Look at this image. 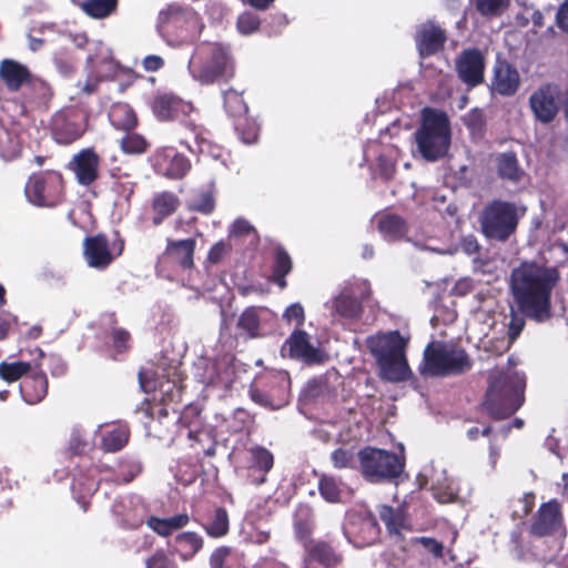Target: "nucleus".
Returning <instances> with one entry per match:
<instances>
[{"label":"nucleus","instance_id":"obj_21","mask_svg":"<svg viewBox=\"0 0 568 568\" xmlns=\"http://www.w3.org/2000/svg\"><path fill=\"white\" fill-rule=\"evenodd\" d=\"M446 42L445 31L436 26L423 28L416 36V44L419 55L429 57L444 48Z\"/></svg>","mask_w":568,"mask_h":568},{"label":"nucleus","instance_id":"obj_12","mask_svg":"<svg viewBox=\"0 0 568 568\" xmlns=\"http://www.w3.org/2000/svg\"><path fill=\"white\" fill-rule=\"evenodd\" d=\"M559 95L560 88L554 83H545L531 93L529 106L539 122L548 124L555 120L558 113Z\"/></svg>","mask_w":568,"mask_h":568},{"label":"nucleus","instance_id":"obj_62","mask_svg":"<svg viewBox=\"0 0 568 568\" xmlns=\"http://www.w3.org/2000/svg\"><path fill=\"white\" fill-rule=\"evenodd\" d=\"M473 288L471 282L468 278H462L456 282L453 287V293L455 295L464 296L468 294Z\"/></svg>","mask_w":568,"mask_h":568},{"label":"nucleus","instance_id":"obj_29","mask_svg":"<svg viewBox=\"0 0 568 568\" xmlns=\"http://www.w3.org/2000/svg\"><path fill=\"white\" fill-rule=\"evenodd\" d=\"M118 7V0H84L81 9L89 17L104 19L112 14Z\"/></svg>","mask_w":568,"mask_h":568},{"label":"nucleus","instance_id":"obj_40","mask_svg":"<svg viewBox=\"0 0 568 568\" xmlns=\"http://www.w3.org/2000/svg\"><path fill=\"white\" fill-rule=\"evenodd\" d=\"M128 440V433L123 428H116L112 432H110L104 438H103V445L105 449L110 452H116L121 449Z\"/></svg>","mask_w":568,"mask_h":568},{"label":"nucleus","instance_id":"obj_55","mask_svg":"<svg viewBox=\"0 0 568 568\" xmlns=\"http://www.w3.org/2000/svg\"><path fill=\"white\" fill-rule=\"evenodd\" d=\"M146 568H175V565L162 551H159L148 560Z\"/></svg>","mask_w":568,"mask_h":568},{"label":"nucleus","instance_id":"obj_32","mask_svg":"<svg viewBox=\"0 0 568 568\" xmlns=\"http://www.w3.org/2000/svg\"><path fill=\"white\" fill-rule=\"evenodd\" d=\"M378 230L389 240L399 239L406 232L404 221L396 215L383 216L378 222Z\"/></svg>","mask_w":568,"mask_h":568},{"label":"nucleus","instance_id":"obj_6","mask_svg":"<svg viewBox=\"0 0 568 568\" xmlns=\"http://www.w3.org/2000/svg\"><path fill=\"white\" fill-rule=\"evenodd\" d=\"M524 213L525 209L515 203L493 201L480 215L483 233L489 239L505 241L515 232Z\"/></svg>","mask_w":568,"mask_h":568},{"label":"nucleus","instance_id":"obj_13","mask_svg":"<svg viewBox=\"0 0 568 568\" xmlns=\"http://www.w3.org/2000/svg\"><path fill=\"white\" fill-rule=\"evenodd\" d=\"M61 176L58 173L32 176L27 186L26 193L29 200L36 205H54L59 199Z\"/></svg>","mask_w":568,"mask_h":568},{"label":"nucleus","instance_id":"obj_11","mask_svg":"<svg viewBox=\"0 0 568 568\" xmlns=\"http://www.w3.org/2000/svg\"><path fill=\"white\" fill-rule=\"evenodd\" d=\"M87 130V116L80 110L70 109L59 112L52 120V133L55 142H74Z\"/></svg>","mask_w":568,"mask_h":568},{"label":"nucleus","instance_id":"obj_59","mask_svg":"<svg viewBox=\"0 0 568 568\" xmlns=\"http://www.w3.org/2000/svg\"><path fill=\"white\" fill-rule=\"evenodd\" d=\"M229 551L225 548L216 549L210 557V565L212 568H222Z\"/></svg>","mask_w":568,"mask_h":568},{"label":"nucleus","instance_id":"obj_35","mask_svg":"<svg viewBox=\"0 0 568 568\" xmlns=\"http://www.w3.org/2000/svg\"><path fill=\"white\" fill-rule=\"evenodd\" d=\"M31 369L27 362L0 363V377L6 382H16Z\"/></svg>","mask_w":568,"mask_h":568},{"label":"nucleus","instance_id":"obj_50","mask_svg":"<svg viewBox=\"0 0 568 568\" xmlns=\"http://www.w3.org/2000/svg\"><path fill=\"white\" fill-rule=\"evenodd\" d=\"M283 316L287 322H295L297 325H302L304 322V308L301 304H292L286 308Z\"/></svg>","mask_w":568,"mask_h":568},{"label":"nucleus","instance_id":"obj_18","mask_svg":"<svg viewBox=\"0 0 568 568\" xmlns=\"http://www.w3.org/2000/svg\"><path fill=\"white\" fill-rule=\"evenodd\" d=\"M536 535H564L565 527L560 506L557 501L550 500L541 505L536 521L532 525Z\"/></svg>","mask_w":568,"mask_h":568},{"label":"nucleus","instance_id":"obj_42","mask_svg":"<svg viewBox=\"0 0 568 568\" xmlns=\"http://www.w3.org/2000/svg\"><path fill=\"white\" fill-rule=\"evenodd\" d=\"M525 326V321L521 316L517 315L514 310H511V318L509 322L508 328V339L503 341L500 347L498 348L500 352L506 351L513 341L520 334L521 329Z\"/></svg>","mask_w":568,"mask_h":568},{"label":"nucleus","instance_id":"obj_44","mask_svg":"<svg viewBox=\"0 0 568 568\" xmlns=\"http://www.w3.org/2000/svg\"><path fill=\"white\" fill-rule=\"evenodd\" d=\"M291 260L285 252H277L275 276L281 287L285 286L283 277L291 271Z\"/></svg>","mask_w":568,"mask_h":568},{"label":"nucleus","instance_id":"obj_31","mask_svg":"<svg viewBox=\"0 0 568 568\" xmlns=\"http://www.w3.org/2000/svg\"><path fill=\"white\" fill-rule=\"evenodd\" d=\"M462 121L469 131L471 139H480L485 133L486 120L483 110L474 108L463 115Z\"/></svg>","mask_w":568,"mask_h":568},{"label":"nucleus","instance_id":"obj_49","mask_svg":"<svg viewBox=\"0 0 568 568\" xmlns=\"http://www.w3.org/2000/svg\"><path fill=\"white\" fill-rule=\"evenodd\" d=\"M258 325L257 315L254 311H245L240 320H239V326L247 331L248 333L255 332Z\"/></svg>","mask_w":568,"mask_h":568},{"label":"nucleus","instance_id":"obj_51","mask_svg":"<svg viewBox=\"0 0 568 568\" xmlns=\"http://www.w3.org/2000/svg\"><path fill=\"white\" fill-rule=\"evenodd\" d=\"M230 246L227 243L221 241L212 246L209 252V261L213 264L221 262V260L227 254Z\"/></svg>","mask_w":568,"mask_h":568},{"label":"nucleus","instance_id":"obj_56","mask_svg":"<svg viewBox=\"0 0 568 568\" xmlns=\"http://www.w3.org/2000/svg\"><path fill=\"white\" fill-rule=\"evenodd\" d=\"M256 464L264 470H268L273 465V456L270 452L258 448L253 452Z\"/></svg>","mask_w":568,"mask_h":568},{"label":"nucleus","instance_id":"obj_41","mask_svg":"<svg viewBox=\"0 0 568 568\" xmlns=\"http://www.w3.org/2000/svg\"><path fill=\"white\" fill-rule=\"evenodd\" d=\"M229 530V518L224 509H217L213 523L206 528L209 535L221 537Z\"/></svg>","mask_w":568,"mask_h":568},{"label":"nucleus","instance_id":"obj_3","mask_svg":"<svg viewBox=\"0 0 568 568\" xmlns=\"http://www.w3.org/2000/svg\"><path fill=\"white\" fill-rule=\"evenodd\" d=\"M189 71L194 80L204 85L226 82L235 74L230 52L219 43L197 47L190 59Z\"/></svg>","mask_w":568,"mask_h":568},{"label":"nucleus","instance_id":"obj_48","mask_svg":"<svg viewBox=\"0 0 568 568\" xmlns=\"http://www.w3.org/2000/svg\"><path fill=\"white\" fill-rule=\"evenodd\" d=\"M34 382L38 383V385H39V388H38L37 393L34 395L28 394L26 392L23 393L24 400L28 404H31V405L37 404L40 400H42V398L47 394V379H45V377L43 375L37 376L34 378Z\"/></svg>","mask_w":568,"mask_h":568},{"label":"nucleus","instance_id":"obj_34","mask_svg":"<svg viewBox=\"0 0 568 568\" xmlns=\"http://www.w3.org/2000/svg\"><path fill=\"white\" fill-rule=\"evenodd\" d=\"M235 130L241 142H256L260 136V126L252 118L243 116L237 119Z\"/></svg>","mask_w":568,"mask_h":568},{"label":"nucleus","instance_id":"obj_64","mask_svg":"<svg viewBox=\"0 0 568 568\" xmlns=\"http://www.w3.org/2000/svg\"><path fill=\"white\" fill-rule=\"evenodd\" d=\"M420 541L423 546L435 556L442 555L443 546L438 541L430 538H422Z\"/></svg>","mask_w":568,"mask_h":568},{"label":"nucleus","instance_id":"obj_8","mask_svg":"<svg viewBox=\"0 0 568 568\" xmlns=\"http://www.w3.org/2000/svg\"><path fill=\"white\" fill-rule=\"evenodd\" d=\"M194 26V12L178 4H170L159 14L158 30L168 42H183Z\"/></svg>","mask_w":568,"mask_h":568},{"label":"nucleus","instance_id":"obj_4","mask_svg":"<svg viewBox=\"0 0 568 568\" xmlns=\"http://www.w3.org/2000/svg\"><path fill=\"white\" fill-rule=\"evenodd\" d=\"M525 385L524 375L513 369L494 375L486 399L489 414L501 419L515 413L524 403Z\"/></svg>","mask_w":568,"mask_h":568},{"label":"nucleus","instance_id":"obj_60","mask_svg":"<svg viewBox=\"0 0 568 568\" xmlns=\"http://www.w3.org/2000/svg\"><path fill=\"white\" fill-rule=\"evenodd\" d=\"M192 207L202 213L209 214L214 209L213 200L210 195H203L199 203H194Z\"/></svg>","mask_w":568,"mask_h":568},{"label":"nucleus","instance_id":"obj_37","mask_svg":"<svg viewBox=\"0 0 568 568\" xmlns=\"http://www.w3.org/2000/svg\"><path fill=\"white\" fill-rule=\"evenodd\" d=\"M509 6V0H475L476 10L484 17H498Z\"/></svg>","mask_w":568,"mask_h":568},{"label":"nucleus","instance_id":"obj_22","mask_svg":"<svg viewBox=\"0 0 568 568\" xmlns=\"http://www.w3.org/2000/svg\"><path fill=\"white\" fill-rule=\"evenodd\" d=\"M99 158L91 150L87 149L74 156L72 170L81 184L88 185L98 176Z\"/></svg>","mask_w":568,"mask_h":568},{"label":"nucleus","instance_id":"obj_39","mask_svg":"<svg viewBox=\"0 0 568 568\" xmlns=\"http://www.w3.org/2000/svg\"><path fill=\"white\" fill-rule=\"evenodd\" d=\"M334 310L344 316H354L358 312V303L347 294H341L333 304Z\"/></svg>","mask_w":568,"mask_h":568},{"label":"nucleus","instance_id":"obj_63","mask_svg":"<svg viewBox=\"0 0 568 568\" xmlns=\"http://www.w3.org/2000/svg\"><path fill=\"white\" fill-rule=\"evenodd\" d=\"M313 556L316 557L322 562H324L325 565H329L332 561L329 548L325 545L316 546L315 549L313 550Z\"/></svg>","mask_w":568,"mask_h":568},{"label":"nucleus","instance_id":"obj_52","mask_svg":"<svg viewBox=\"0 0 568 568\" xmlns=\"http://www.w3.org/2000/svg\"><path fill=\"white\" fill-rule=\"evenodd\" d=\"M352 459L353 453L343 448H338L332 454V460L334 463V466L337 468L349 466Z\"/></svg>","mask_w":568,"mask_h":568},{"label":"nucleus","instance_id":"obj_30","mask_svg":"<svg viewBox=\"0 0 568 568\" xmlns=\"http://www.w3.org/2000/svg\"><path fill=\"white\" fill-rule=\"evenodd\" d=\"M180 128L183 131V136L180 142H187L194 140V142H209L212 138L211 132L202 124L196 123L192 119L181 121Z\"/></svg>","mask_w":568,"mask_h":568},{"label":"nucleus","instance_id":"obj_1","mask_svg":"<svg viewBox=\"0 0 568 568\" xmlns=\"http://www.w3.org/2000/svg\"><path fill=\"white\" fill-rule=\"evenodd\" d=\"M558 281L555 268L524 262L511 272V291L519 310L537 322L551 315L550 294Z\"/></svg>","mask_w":568,"mask_h":568},{"label":"nucleus","instance_id":"obj_25","mask_svg":"<svg viewBox=\"0 0 568 568\" xmlns=\"http://www.w3.org/2000/svg\"><path fill=\"white\" fill-rule=\"evenodd\" d=\"M194 248L195 242L193 240H183L170 242L166 252L181 266L190 268L193 266Z\"/></svg>","mask_w":568,"mask_h":568},{"label":"nucleus","instance_id":"obj_27","mask_svg":"<svg viewBox=\"0 0 568 568\" xmlns=\"http://www.w3.org/2000/svg\"><path fill=\"white\" fill-rule=\"evenodd\" d=\"M180 204L179 199L169 192H163L155 196L153 201V211L155 213L153 223L160 224L165 217L175 212Z\"/></svg>","mask_w":568,"mask_h":568},{"label":"nucleus","instance_id":"obj_26","mask_svg":"<svg viewBox=\"0 0 568 568\" xmlns=\"http://www.w3.org/2000/svg\"><path fill=\"white\" fill-rule=\"evenodd\" d=\"M244 91L234 88L223 91L224 109L231 116L241 119L246 115L248 106L243 98Z\"/></svg>","mask_w":568,"mask_h":568},{"label":"nucleus","instance_id":"obj_28","mask_svg":"<svg viewBox=\"0 0 568 568\" xmlns=\"http://www.w3.org/2000/svg\"><path fill=\"white\" fill-rule=\"evenodd\" d=\"M175 541L180 545L176 552L184 561L190 560L203 546L202 537L193 531L179 534Z\"/></svg>","mask_w":568,"mask_h":568},{"label":"nucleus","instance_id":"obj_14","mask_svg":"<svg viewBox=\"0 0 568 568\" xmlns=\"http://www.w3.org/2000/svg\"><path fill=\"white\" fill-rule=\"evenodd\" d=\"M150 105L154 116L162 122L179 120L181 116L187 115L193 109L191 102L171 92L158 93Z\"/></svg>","mask_w":568,"mask_h":568},{"label":"nucleus","instance_id":"obj_43","mask_svg":"<svg viewBox=\"0 0 568 568\" xmlns=\"http://www.w3.org/2000/svg\"><path fill=\"white\" fill-rule=\"evenodd\" d=\"M498 171L504 178L514 180L517 176V161L514 155L503 154L498 158Z\"/></svg>","mask_w":568,"mask_h":568},{"label":"nucleus","instance_id":"obj_19","mask_svg":"<svg viewBox=\"0 0 568 568\" xmlns=\"http://www.w3.org/2000/svg\"><path fill=\"white\" fill-rule=\"evenodd\" d=\"M109 119L114 128L125 132L120 142H146L144 136L131 132L136 126L138 119L129 104L114 103L110 109Z\"/></svg>","mask_w":568,"mask_h":568},{"label":"nucleus","instance_id":"obj_10","mask_svg":"<svg viewBox=\"0 0 568 568\" xmlns=\"http://www.w3.org/2000/svg\"><path fill=\"white\" fill-rule=\"evenodd\" d=\"M122 251L123 243L121 241L111 247L103 235L89 236L83 242V256L87 264L98 270L108 267L116 256L121 255Z\"/></svg>","mask_w":568,"mask_h":568},{"label":"nucleus","instance_id":"obj_38","mask_svg":"<svg viewBox=\"0 0 568 568\" xmlns=\"http://www.w3.org/2000/svg\"><path fill=\"white\" fill-rule=\"evenodd\" d=\"M260 18L253 12H243L239 16L236 28L241 34L248 36L258 30Z\"/></svg>","mask_w":568,"mask_h":568},{"label":"nucleus","instance_id":"obj_24","mask_svg":"<svg viewBox=\"0 0 568 568\" xmlns=\"http://www.w3.org/2000/svg\"><path fill=\"white\" fill-rule=\"evenodd\" d=\"M190 518L186 514H179L169 518L151 517L148 519L146 525L158 535L168 537L173 531L186 526Z\"/></svg>","mask_w":568,"mask_h":568},{"label":"nucleus","instance_id":"obj_16","mask_svg":"<svg viewBox=\"0 0 568 568\" xmlns=\"http://www.w3.org/2000/svg\"><path fill=\"white\" fill-rule=\"evenodd\" d=\"M425 484H430L435 499L442 504L455 501L457 487L453 478L447 476L446 469L440 465H432L423 474Z\"/></svg>","mask_w":568,"mask_h":568},{"label":"nucleus","instance_id":"obj_45","mask_svg":"<svg viewBox=\"0 0 568 568\" xmlns=\"http://www.w3.org/2000/svg\"><path fill=\"white\" fill-rule=\"evenodd\" d=\"M32 87V90L36 94V99L39 103L48 102L52 97V90L49 84L42 80L34 79L29 82Z\"/></svg>","mask_w":568,"mask_h":568},{"label":"nucleus","instance_id":"obj_17","mask_svg":"<svg viewBox=\"0 0 568 568\" xmlns=\"http://www.w3.org/2000/svg\"><path fill=\"white\" fill-rule=\"evenodd\" d=\"M519 87L520 74L518 70L506 60H497L490 84L493 93L511 97L517 93Z\"/></svg>","mask_w":568,"mask_h":568},{"label":"nucleus","instance_id":"obj_2","mask_svg":"<svg viewBox=\"0 0 568 568\" xmlns=\"http://www.w3.org/2000/svg\"><path fill=\"white\" fill-rule=\"evenodd\" d=\"M408 339L398 332L378 334L367 338V346L375 356L383 378L390 382L407 379L410 369L405 357Z\"/></svg>","mask_w":568,"mask_h":568},{"label":"nucleus","instance_id":"obj_58","mask_svg":"<svg viewBox=\"0 0 568 568\" xmlns=\"http://www.w3.org/2000/svg\"><path fill=\"white\" fill-rule=\"evenodd\" d=\"M164 65V61L159 55H148L143 60V68L146 71H158Z\"/></svg>","mask_w":568,"mask_h":568},{"label":"nucleus","instance_id":"obj_36","mask_svg":"<svg viewBox=\"0 0 568 568\" xmlns=\"http://www.w3.org/2000/svg\"><path fill=\"white\" fill-rule=\"evenodd\" d=\"M412 153L426 161H437L447 154V144H415Z\"/></svg>","mask_w":568,"mask_h":568},{"label":"nucleus","instance_id":"obj_54","mask_svg":"<svg viewBox=\"0 0 568 568\" xmlns=\"http://www.w3.org/2000/svg\"><path fill=\"white\" fill-rule=\"evenodd\" d=\"M101 78L95 73H90L84 82L79 81L77 87L85 94H92L98 90Z\"/></svg>","mask_w":568,"mask_h":568},{"label":"nucleus","instance_id":"obj_23","mask_svg":"<svg viewBox=\"0 0 568 568\" xmlns=\"http://www.w3.org/2000/svg\"><path fill=\"white\" fill-rule=\"evenodd\" d=\"M286 347H288L291 357L301 358L308 363H317L322 361L321 352L308 343L307 336L304 332L297 331L293 333L284 345L283 351H285Z\"/></svg>","mask_w":568,"mask_h":568},{"label":"nucleus","instance_id":"obj_53","mask_svg":"<svg viewBox=\"0 0 568 568\" xmlns=\"http://www.w3.org/2000/svg\"><path fill=\"white\" fill-rule=\"evenodd\" d=\"M556 24L565 33L568 34V0H564L556 13Z\"/></svg>","mask_w":568,"mask_h":568},{"label":"nucleus","instance_id":"obj_57","mask_svg":"<svg viewBox=\"0 0 568 568\" xmlns=\"http://www.w3.org/2000/svg\"><path fill=\"white\" fill-rule=\"evenodd\" d=\"M253 231H254L253 226L246 220L239 219L232 224L230 234L231 235H245Z\"/></svg>","mask_w":568,"mask_h":568},{"label":"nucleus","instance_id":"obj_5","mask_svg":"<svg viewBox=\"0 0 568 568\" xmlns=\"http://www.w3.org/2000/svg\"><path fill=\"white\" fill-rule=\"evenodd\" d=\"M470 367V362L462 348L442 342L430 343L424 352L422 374L444 376L462 373Z\"/></svg>","mask_w":568,"mask_h":568},{"label":"nucleus","instance_id":"obj_33","mask_svg":"<svg viewBox=\"0 0 568 568\" xmlns=\"http://www.w3.org/2000/svg\"><path fill=\"white\" fill-rule=\"evenodd\" d=\"M379 516L390 534H400V531L407 527L404 515L399 511H395L390 507L381 506Z\"/></svg>","mask_w":568,"mask_h":568},{"label":"nucleus","instance_id":"obj_9","mask_svg":"<svg viewBox=\"0 0 568 568\" xmlns=\"http://www.w3.org/2000/svg\"><path fill=\"white\" fill-rule=\"evenodd\" d=\"M415 142H450L452 129L448 115L425 106L420 112V126L413 133Z\"/></svg>","mask_w":568,"mask_h":568},{"label":"nucleus","instance_id":"obj_46","mask_svg":"<svg viewBox=\"0 0 568 568\" xmlns=\"http://www.w3.org/2000/svg\"><path fill=\"white\" fill-rule=\"evenodd\" d=\"M322 496L328 501H336L339 496L338 487L334 479L324 477L320 481Z\"/></svg>","mask_w":568,"mask_h":568},{"label":"nucleus","instance_id":"obj_47","mask_svg":"<svg viewBox=\"0 0 568 568\" xmlns=\"http://www.w3.org/2000/svg\"><path fill=\"white\" fill-rule=\"evenodd\" d=\"M190 164L183 156H174L168 169V175L174 179H180L189 171Z\"/></svg>","mask_w":568,"mask_h":568},{"label":"nucleus","instance_id":"obj_61","mask_svg":"<svg viewBox=\"0 0 568 568\" xmlns=\"http://www.w3.org/2000/svg\"><path fill=\"white\" fill-rule=\"evenodd\" d=\"M403 130V126L399 121H394L392 124L386 126L384 131H381L382 135H388L389 139L399 138V132ZM404 130H410L409 125H406Z\"/></svg>","mask_w":568,"mask_h":568},{"label":"nucleus","instance_id":"obj_20","mask_svg":"<svg viewBox=\"0 0 568 568\" xmlns=\"http://www.w3.org/2000/svg\"><path fill=\"white\" fill-rule=\"evenodd\" d=\"M30 70L22 63L3 59L0 61V79L10 92H18L24 84L31 81Z\"/></svg>","mask_w":568,"mask_h":568},{"label":"nucleus","instance_id":"obj_15","mask_svg":"<svg viewBox=\"0 0 568 568\" xmlns=\"http://www.w3.org/2000/svg\"><path fill=\"white\" fill-rule=\"evenodd\" d=\"M456 69L459 79L470 88L484 82L485 59L477 49L463 51L457 61Z\"/></svg>","mask_w":568,"mask_h":568},{"label":"nucleus","instance_id":"obj_7","mask_svg":"<svg viewBox=\"0 0 568 568\" xmlns=\"http://www.w3.org/2000/svg\"><path fill=\"white\" fill-rule=\"evenodd\" d=\"M363 476L369 481H381L397 476L403 469L399 458L382 449L366 447L358 453Z\"/></svg>","mask_w":568,"mask_h":568}]
</instances>
